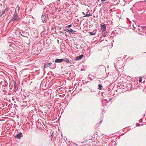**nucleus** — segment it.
Returning a JSON list of instances; mask_svg holds the SVG:
<instances>
[{"instance_id":"9b49d317","label":"nucleus","mask_w":146,"mask_h":146,"mask_svg":"<svg viewBox=\"0 0 146 146\" xmlns=\"http://www.w3.org/2000/svg\"><path fill=\"white\" fill-rule=\"evenodd\" d=\"M24 40H25V42L26 43V44H28L30 43L29 40V39H25Z\"/></svg>"},{"instance_id":"6e6552de","label":"nucleus","mask_w":146,"mask_h":146,"mask_svg":"<svg viewBox=\"0 0 146 146\" xmlns=\"http://www.w3.org/2000/svg\"><path fill=\"white\" fill-rule=\"evenodd\" d=\"M22 133H20L17 135L16 136H15V138H17L19 139H20L21 138V135L22 134Z\"/></svg>"},{"instance_id":"20e7f679","label":"nucleus","mask_w":146,"mask_h":146,"mask_svg":"<svg viewBox=\"0 0 146 146\" xmlns=\"http://www.w3.org/2000/svg\"><path fill=\"white\" fill-rule=\"evenodd\" d=\"M52 64V63H48L46 64H45L44 65V68H48Z\"/></svg>"},{"instance_id":"dca6fc26","label":"nucleus","mask_w":146,"mask_h":146,"mask_svg":"<svg viewBox=\"0 0 146 146\" xmlns=\"http://www.w3.org/2000/svg\"><path fill=\"white\" fill-rule=\"evenodd\" d=\"M71 26H72V25H71V24H70L69 25L66 26V27H71Z\"/></svg>"},{"instance_id":"f257e3e1","label":"nucleus","mask_w":146,"mask_h":146,"mask_svg":"<svg viewBox=\"0 0 146 146\" xmlns=\"http://www.w3.org/2000/svg\"><path fill=\"white\" fill-rule=\"evenodd\" d=\"M20 18L19 17V16L17 15V13H15L13 15V17L12 18V19L11 20V21H18Z\"/></svg>"},{"instance_id":"f8f14e48","label":"nucleus","mask_w":146,"mask_h":146,"mask_svg":"<svg viewBox=\"0 0 146 146\" xmlns=\"http://www.w3.org/2000/svg\"><path fill=\"white\" fill-rule=\"evenodd\" d=\"M102 86L101 84H99L98 85V89L101 90L102 89L101 87H102Z\"/></svg>"},{"instance_id":"f3484780","label":"nucleus","mask_w":146,"mask_h":146,"mask_svg":"<svg viewBox=\"0 0 146 146\" xmlns=\"http://www.w3.org/2000/svg\"><path fill=\"white\" fill-rule=\"evenodd\" d=\"M106 0H101V1H102V3H104L103 2L105 1Z\"/></svg>"},{"instance_id":"0eeeda50","label":"nucleus","mask_w":146,"mask_h":146,"mask_svg":"<svg viewBox=\"0 0 146 146\" xmlns=\"http://www.w3.org/2000/svg\"><path fill=\"white\" fill-rule=\"evenodd\" d=\"M84 56L82 54H81V55H79V56H77L76 58V60H78L80 59L82 57Z\"/></svg>"},{"instance_id":"4468645a","label":"nucleus","mask_w":146,"mask_h":146,"mask_svg":"<svg viewBox=\"0 0 146 146\" xmlns=\"http://www.w3.org/2000/svg\"><path fill=\"white\" fill-rule=\"evenodd\" d=\"M92 15L91 14H86V15H85L84 17H89V16L91 15Z\"/></svg>"},{"instance_id":"ddd939ff","label":"nucleus","mask_w":146,"mask_h":146,"mask_svg":"<svg viewBox=\"0 0 146 146\" xmlns=\"http://www.w3.org/2000/svg\"><path fill=\"white\" fill-rule=\"evenodd\" d=\"M89 33L91 35H95V34H96V33H95V32H94V31L92 32H89Z\"/></svg>"},{"instance_id":"1a4fd4ad","label":"nucleus","mask_w":146,"mask_h":146,"mask_svg":"<svg viewBox=\"0 0 146 146\" xmlns=\"http://www.w3.org/2000/svg\"><path fill=\"white\" fill-rule=\"evenodd\" d=\"M68 31L70 32L71 33H75L76 32V31H73L72 29H70V30H67Z\"/></svg>"},{"instance_id":"7ed1b4c3","label":"nucleus","mask_w":146,"mask_h":146,"mask_svg":"<svg viewBox=\"0 0 146 146\" xmlns=\"http://www.w3.org/2000/svg\"><path fill=\"white\" fill-rule=\"evenodd\" d=\"M8 10L7 9V8H6L5 10L3 11L2 12H0V17L3 14L5 13V12L6 11H8Z\"/></svg>"},{"instance_id":"9d476101","label":"nucleus","mask_w":146,"mask_h":146,"mask_svg":"<svg viewBox=\"0 0 146 146\" xmlns=\"http://www.w3.org/2000/svg\"><path fill=\"white\" fill-rule=\"evenodd\" d=\"M20 10V8L19 7L18 5H17L15 9V13L16 12V13H17V10L19 12V11Z\"/></svg>"},{"instance_id":"39448f33","label":"nucleus","mask_w":146,"mask_h":146,"mask_svg":"<svg viewBox=\"0 0 146 146\" xmlns=\"http://www.w3.org/2000/svg\"><path fill=\"white\" fill-rule=\"evenodd\" d=\"M54 61L56 63L61 62L63 61V59H56Z\"/></svg>"},{"instance_id":"f03ea898","label":"nucleus","mask_w":146,"mask_h":146,"mask_svg":"<svg viewBox=\"0 0 146 146\" xmlns=\"http://www.w3.org/2000/svg\"><path fill=\"white\" fill-rule=\"evenodd\" d=\"M101 27L102 30V33L103 34H104V36H105L106 35H105V32L106 31V27L105 24H104L103 25H101Z\"/></svg>"},{"instance_id":"423d86ee","label":"nucleus","mask_w":146,"mask_h":146,"mask_svg":"<svg viewBox=\"0 0 146 146\" xmlns=\"http://www.w3.org/2000/svg\"><path fill=\"white\" fill-rule=\"evenodd\" d=\"M65 61L68 63H71V61L69 60L67 58H65L64 59H63V61Z\"/></svg>"},{"instance_id":"a211bd4d","label":"nucleus","mask_w":146,"mask_h":146,"mask_svg":"<svg viewBox=\"0 0 146 146\" xmlns=\"http://www.w3.org/2000/svg\"><path fill=\"white\" fill-rule=\"evenodd\" d=\"M82 14L84 15H85V14L84 12H82Z\"/></svg>"},{"instance_id":"6ab92c4d","label":"nucleus","mask_w":146,"mask_h":146,"mask_svg":"<svg viewBox=\"0 0 146 146\" xmlns=\"http://www.w3.org/2000/svg\"><path fill=\"white\" fill-rule=\"evenodd\" d=\"M133 28H134V29H136V27H134V26H133Z\"/></svg>"},{"instance_id":"2eb2a0df","label":"nucleus","mask_w":146,"mask_h":146,"mask_svg":"<svg viewBox=\"0 0 146 146\" xmlns=\"http://www.w3.org/2000/svg\"><path fill=\"white\" fill-rule=\"evenodd\" d=\"M142 80V78H140L139 80V82H141Z\"/></svg>"}]
</instances>
